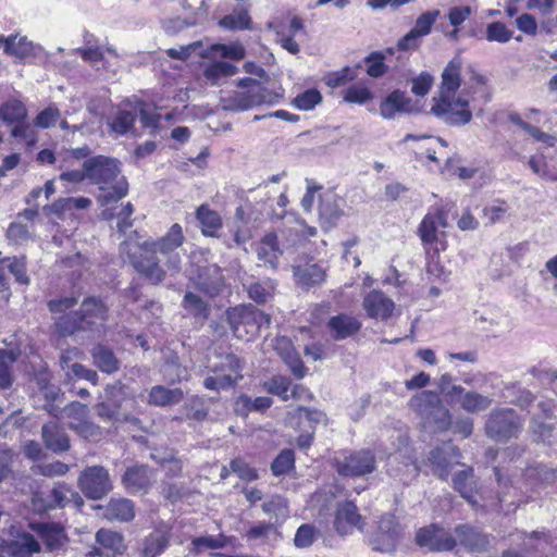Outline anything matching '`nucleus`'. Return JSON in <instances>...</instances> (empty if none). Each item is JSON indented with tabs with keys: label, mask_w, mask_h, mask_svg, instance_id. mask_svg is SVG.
I'll return each instance as SVG.
<instances>
[{
	"label": "nucleus",
	"mask_w": 557,
	"mask_h": 557,
	"mask_svg": "<svg viewBox=\"0 0 557 557\" xmlns=\"http://www.w3.org/2000/svg\"><path fill=\"white\" fill-rule=\"evenodd\" d=\"M409 406L425 424L436 431H444L450 425L449 410L443 406L440 396L433 391H423L413 395Z\"/></svg>",
	"instance_id": "obj_6"
},
{
	"label": "nucleus",
	"mask_w": 557,
	"mask_h": 557,
	"mask_svg": "<svg viewBox=\"0 0 557 557\" xmlns=\"http://www.w3.org/2000/svg\"><path fill=\"white\" fill-rule=\"evenodd\" d=\"M416 540L419 546L433 552L451 550L456 545V540L451 534L434 525L420 529Z\"/></svg>",
	"instance_id": "obj_18"
},
{
	"label": "nucleus",
	"mask_w": 557,
	"mask_h": 557,
	"mask_svg": "<svg viewBox=\"0 0 557 557\" xmlns=\"http://www.w3.org/2000/svg\"><path fill=\"white\" fill-rule=\"evenodd\" d=\"M385 54L381 52H372L366 59L367 73L371 77H381L385 74L387 66L384 62Z\"/></svg>",
	"instance_id": "obj_62"
},
{
	"label": "nucleus",
	"mask_w": 557,
	"mask_h": 557,
	"mask_svg": "<svg viewBox=\"0 0 557 557\" xmlns=\"http://www.w3.org/2000/svg\"><path fill=\"white\" fill-rule=\"evenodd\" d=\"M419 139H429L430 145L425 148L426 158L433 162L437 161L436 154L445 156L442 150L447 148V141L441 137H426V136H416V135H407L405 137V141L408 140H419Z\"/></svg>",
	"instance_id": "obj_57"
},
{
	"label": "nucleus",
	"mask_w": 557,
	"mask_h": 557,
	"mask_svg": "<svg viewBox=\"0 0 557 557\" xmlns=\"http://www.w3.org/2000/svg\"><path fill=\"white\" fill-rule=\"evenodd\" d=\"M466 94H468L467 87L456 95L434 97L430 112L447 125L468 124L472 119V112L469 109V100L465 97Z\"/></svg>",
	"instance_id": "obj_5"
},
{
	"label": "nucleus",
	"mask_w": 557,
	"mask_h": 557,
	"mask_svg": "<svg viewBox=\"0 0 557 557\" xmlns=\"http://www.w3.org/2000/svg\"><path fill=\"white\" fill-rule=\"evenodd\" d=\"M238 86L246 90L235 91L223 98V108L232 111H245L260 104H273L278 95L263 87L252 78H243Z\"/></svg>",
	"instance_id": "obj_4"
},
{
	"label": "nucleus",
	"mask_w": 557,
	"mask_h": 557,
	"mask_svg": "<svg viewBox=\"0 0 557 557\" xmlns=\"http://www.w3.org/2000/svg\"><path fill=\"white\" fill-rule=\"evenodd\" d=\"M210 367L215 375L205 379L203 385L208 389L231 388L243 377V361L234 354L218 355Z\"/></svg>",
	"instance_id": "obj_7"
},
{
	"label": "nucleus",
	"mask_w": 557,
	"mask_h": 557,
	"mask_svg": "<svg viewBox=\"0 0 557 557\" xmlns=\"http://www.w3.org/2000/svg\"><path fill=\"white\" fill-rule=\"evenodd\" d=\"M26 116V109L20 101H9L0 107V120L8 123H17Z\"/></svg>",
	"instance_id": "obj_56"
},
{
	"label": "nucleus",
	"mask_w": 557,
	"mask_h": 557,
	"mask_svg": "<svg viewBox=\"0 0 557 557\" xmlns=\"http://www.w3.org/2000/svg\"><path fill=\"white\" fill-rule=\"evenodd\" d=\"M94 364L102 372L111 374L120 369V360L116 358L112 349L98 344L91 350Z\"/></svg>",
	"instance_id": "obj_32"
},
{
	"label": "nucleus",
	"mask_w": 557,
	"mask_h": 557,
	"mask_svg": "<svg viewBox=\"0 0 557 557\" xmlns=\"http://www.w3.org/2000/svg\"><path fill=\"white\" fill-rule=\"evenodd\" d=\"M524 421L511 408L494 409L485 423L486 435L496 442H508L518 436Z\"/></svg>",
	"instance_id": "obj_8"
},
{
	"label": "nucleus",
	"mask_w": 557,
	"mask_h": 557,
	"mask_svg": "<svg viewBox=\"0 0 557 557\" xmlns=\"http://www.w3.org/2000/svg\"><path fill=\"white\" fill-rule=\"evenodd\" d=\"M32 528L42 542L45 553L58 556L66 550L69 539L62 525L58 523H37L32 524Z\"/></svg>",
	"instance_id": "obj_14"
},
{
	"label": "nucleus",
	"mask_w": 557,
	"mask_h": 557,
	"mask_svg": "<svg viewBox=\"0 0 557 557\" xmlns=\"http://www.w3.org/2000/svg\"><path fill=\"white\" fill-rule=\"evenodd\" d=\"M78 487L90 499L102 498L112 490L108 470L101 466L87 467L78 476Z\"/></svg>",
	"instance_id": "obj_9"
},
{
	"label": "nucleus",
	"mask_w": 557,
	"mask_h": 557,
	"mask_svg": "<svg viewBox=\"0 0 557 557\" xmlns=\"http://www.w3.org/2000/svg\"><path fill=\"white\" fill-rule=\"evenodd\" d=\"M262 510L264 513L272 516L278 520H285L289 512H288V505L284 497L278 495H273L269 497L263 504H262Z\"/></svg>",
	"instance_id": "obj_51"
},
{
	"label": "nucleus",
	"mask_w": 557,
	"mask_h": 557,
	"mask_svg": "<svg viewBox=\"0 0 557 557\" xmlns=\"http://www.w3.org/2000/svg\"><path fill=\"white\" fill-rule=\"evenodd\" d=\"M195 287L210 298L221 294L225 281L222 270L216 264L199 267L197 274L191 276Z\"/></svg>",
	"instance_id": "obj_13"
},
{
	"label": "nucleus",
	"mask_w": 557,
	"mask_h": 557,
	"mask_svg": "<svg viewBox=\"0 0 557 557\" xmlns=\"http://www.w3.org/2000/svg\"><path fill=\"white\" fill-rule=\"evenodd\" d=\"M251 18L248 10L242 5H237L233 9L232 13L223 16L219 21V26L227 30H242L249 29Z\"/></svg>",
	"instance_id": "obj_35"
},
{
	"label": "nucleus",
	"mask_w": 557,
	"mask_h": 557,
	"mask_svg": "<svg viewBox=\"0 0 557 557\" xmlns=\"http://www.w3.org/2000/svg\"><path fill=\"white\" fill-rule=\"evenodd\" d=\"M87 180L99 188L97 200L101 207L116 202L127 195L128 183L121 174L115 159L96 156L84 161Z\"/></svg>",
	"instance_id": "obj_2"
},
{
	"label": "nucleus",
	"mask_w": 557,
	"mask_h": 557,
	"mask_svg": "<svg viewBox=\"0 0 557 557\" xmlns=\"http://www.w3.org/2000/svg\"><path fill=\"white\" fill-rule=\"evenodd\" d=\"M528 165L532 170V172L540 177L547 181H556L557 176L553 175L548 171L546 159L543 154H534L531 156L528 160Z\"/></svg>",
	"instance_id": "obj_64"
},
{
	"label": "nucleus",
	"mask_w": 557,
	"mask_h": 557,
	"mask_svg": "<svg viewBox=\"0 0 557 557\" xmlns=\"http://www.w3.org/2000/svg\"><path fill=\"white\" fill-rule=\"evenodd\" d=\"M529 430L535 442H543L548 445L557 444V424L544 423L534 416L531 419Z\"/></svg>",
	"instance_id": "obj_36"
},
{
	"label": "nucleus",
	"mask_w": 557,
	"mask_h": 557,
	"mask_svg": "<svg viewBox=\"0 0 557 557\" xmlns=\"http://www.w3.org/2000/svg\"><path fill=\"white\" fill-rule=\"evenodd\" d=\"M334 528L341 535L350 534L355 529L362 531L363 521L354 503L345 502L338 505L335 512Z\"/></svg>",
	"instance_id": "obj_20"
},
{
	"label": "nucleus",
	"mask_w": 557,
	"mask_h": 557,
	"mask_svg": "<svg viewBox=\"0 0 557 557\" xmlns=\"http://www.w3.org/2000/svg\"><path fill=\"white\" fill-rule=\"evenodd\" d=\"M461 545L472 553H482L487 550L490 540L486 534L469 525H458L455 530Z\"/></svg>",
	"instance_id": "obj_25"
},
{
	"label": "nucleus",
	"mask_w": 557,
	"mask_h": 557,
	"mask_svg": "<svg viewBox=\"0 0 557 557\" xmlns=\"http://www.w3.org/2000/svg\"><path fill=\"white\" fill-rule=\"evenodd\" d=\"M394 308V301L380 290H372L363 298V309L374 319H388Z\"/></svg>",
	"instance_id": "obj_23"
},
{
	"label": "nucleus",
	"mask_w": 557,
	"mask_h": 557,
	"mask_svg": "<svg viewBox=\"0 0 557 557\" xmlns=\"http://www.w3.org/2000/svg\"><path fill=\"white\" fill-rule=\"evenodd\" d=\"M136 120V113L127 110H120L116 112L112 121L109 123L111 131L125 135L132 131L133 124Z\"/></svg>",
	"instance_id": "obj_55"
},
{
	"label": "nucleus",
	"mask_w": 557,
	"mask_h": 557,
	"mask_svg": "<svg viewBox=\"0 0 557 557\" xmlns=\"http://www.w3.org/2000/svg\"><path fill=\"white\" fill-rule=\"evenodd\" d=\"M461 60L454 58L442 73V83L438 96L456 95L461 86Z\"/></svg>",
	"instance_id": "obj_28"
},
{
	"label": "nucleus",
	"mask_w": 557,
	"mask_h": 557,
	"mask_svg": "<svg viewBox=\"0 0 557 557\" xmlns=\"http://www.w3.org/2000/svg\"><path fill=\"white\" fill-rule=\"evenodd\" d=\"M262 386L268 393L278 396L284 401L289 399L290 380L286 376L275 375L264 381Z\"/></svg>",
	"instance_id": "obj_54"
},
{
	"label": "nucleus",
	"mask_w": 557,
	"mask_h": 557,
	"mask_svg": "<svg viewBox=\"0 0 557 557\" xmlns=\"http://www.w3.org/2000/svg\"><path fill=\"white\" fill-rule=\"evenodd\" d=\"M185 242L183 228L174 223L161 237L149 238L143 243L124 240L120 244V252L126 256L133 268L148 280L158 285L165 280L166 272L160 264L175 273L181 271L182 256L180 249Z\"/></svg>",
	"instance_id": "obj_1"
},
{
	"label": "nucleus",
	"mask_w": 557,
	"mask_h": 557,
	"mask_svg": "<svg viewBox=\"0 0 557 557\" xmlns=\"http://www.w3.org/2000/svg\"><path fill=\"white\" fill-rule=\"evenodd\" d=\"M331 334L334 339L342 341L356 334L360 327V322L350 315L338 314L332 317L327 323Z\"/></svg>",
	"instance_id": "obj_30"
},
{
	"label": "nucleus",
	"mask_w": 557,
	"mask_h": 557,
	"mask_svg": "<svg viewBox=\"0 0 557 557\" xmlns=\"http://www.w3.org/2000/svg\"><path fill=\"white\" fill-rule=\"evenodd\" d=\"M401 529L393 515L383 516L370 536V544L374 550L391 553L395 549Z\"/></svg>",
	"instance_id": "obj_10"
},
{
	"label": "nucleus",
	"mask_w": 557,
	"mask_h": 557,
	"mask_svg": "<svg viewBox=\"0 0 557 557\" xmlns=\"http://www.w3.org/2000/svg\"><path fill=\"white\" fill-rule=\"evenodd\" d=\"M243 286L247 292L248 297L258 304H265L269 301L275 289V283L270 278L246 282L243 283Z\"/></svg>",
	"instance_id": "obj_34"
},
{
	"label": "nucleus",
	"mask_w": 557,
	"mask_h": 557,
	"mask_svg": "<svg viewBox=\"0 0 557 557\" xmlns=\"http://www.w3.org/2000/svg\"><path fill=\"white\" fill-rule=\"evenodd\" d=\"M109 393L111 398L96 406L97 416L103 421L127 420L128 414L122 411V403L115 399L119 395H124L123 388L112 387Z\"/></svg>",
	"instance_id": "obj_26"
},
{
	"label": "nucleus",
	"mask_w": 557,
	"mask_h": 557,
	"mask_svg": "<svg viewBox=\"0 0 557 557\" xmlns=\"http://www.w3.org/2000/svg\"><path fill=\"white\" fill-rule=\"evenodd\" d=\"M252 313V305H239L225 311V320L235 337L239 339L247 337L248 339L257 335L256 318Z\"/></svg>",
	"instance_id": "obj_11"
},
{
	"label": "nucleus",
	"mask_w": 557,
	"mask_h": 557,
	"mask_svg": "<svg viewBox=\"0 0 557 557\" xmlns=\"http://www.w3.org/2000/svg\"><path fill=\"white\" fill-rule=\"evenodd\" d=\"M237 73V67L226 61H218L209 64L205 70V77L211 84L216 85L221 79L233 76Z\"/></svg>",
	"instance_id": "obj_46"
},
{
	"label": "nucleus",
	"mask_w": 557,
	"mask_h": 557,
	"mask_svg": "<svg viewBox=\"0 0 557 557\" xmlns=\"http://www.w3.org/2000/svg\"><path fill=\"white\" fill-rule=\"evenodd\" d=\"M41 436L46 447L54 453L70 449V440L66 432L54 421L44 424Z\"/></svg>",
	"instance_id": "obj_24"
},
{
	"label": "nucleus",
	"mask_w": 557,
	"mask_h": 557,
	"mask_svg": "<svg viewBox=\"0 0 557 557\" xmlns=\"http://www.w3.org/2000/svg\"><path fill=\"white\" fill-rule=\"evenodd\" d=\"M460 457L459 448L451 443H445L435 447L429 454L428 460L433 466V471L442 480H446L450 468L458 463Z\"/></svg>",
	"instance_id": "obj_17"
},
{
	"label": "nucleus",
	"mask_w": 557,
	"mask_h": 557,
	"mask_svg": "<svg viewBox=\"0 0 557 557\" xmlns=\"http://www.w3.org/2000/svg\"><path fill=\"white\" fill-rule=\"evenodd\" d=\"M182 307L198 319H207L210 313L209 305L200 296L191 292L185 294Z\"/></svg>",
	"instance_id": "obj_48"
},
{
	"label": "nucleus",
	"mask_w": 557,
	"mask_h": 557,
	"mask_svg": "<svg viewBox=\"0 0 557 557\" xmlns=\"http://www.w3.org/2000/svg\"><path fill=\"white\" fill-rule=\"evenodd\" d=\"M345 200L332 191H325L320 196L319 219L322 228H333L344 214Z\"/></svg>",
	"instance_id": "obj_16"
},
{
	"label": "nucleus",
	"mask_w": 557,
	"mask_h": 557,
	"mask_svg": "<svg viewBox=\"0 0 557 557\" xmlns=\"http://www.w3.org/2000/svg\"><path fill=\"white\" fill-rule=\"evenodd\" d=\"M103 516L110 521H132L135 518V505L128 498H111L104 508Z\"/></svg>",
	"instance_id": "obj_27"
},
{
	"label": "nucleus",
	"mask_w": 557,
	"mask_h": 557,
	"mask_svg": "<svg viewBox=\"0 0 557 557\" xmlns=\"http://www.w3.org/2000/svg\"><path fill=\"white\" fill-rule=\"evenodd\" d=\"M9 545V555L12 557H32L41 550L40 543L30 533L17 534Z\"/></svg>",
	"instance_id": "obj_29"
},
{
	"label": "nucleus",
	"mask_w": 557,
	"mask_h": 557,
	"mask_svg": "<svg viewBox=\"0 0 557 557\" xmlns=\"http://www.w3.org/2000/svg\"><path fill=\"white\" fill-rule=\"evenodd\" d=\"M85 62L96 65L104 60L103 49L98 45L94 37L86 38L85 46L75 50Z\"/></svg>",
	"instance_id": "obj_52"
},
{
	"label": "nucleus",
	"mask_w": 557,
	"mask_h": 557,
	"mask_svg": "<svg viewBox=\"0 0 557 557\" xmlns=\"http://www.w3.org/2000/svg\"><path fill=\"white\" fill-rule=\"evenodd\" d=\"M297 283L304 286L321 284L325 278V271L318 264L297 265L293 269Z\"/></svg>",
	"instance_id": "obj_38"
},
{
	"label": "nucleus",
	"mask_w": 557,
	"mask_h": 557,
	"mask_svg": "<svg viewBox=\"0 0 557 557\" xmlns=\"http://www.w3.org/2000/svg\"><path fill=\"white\" fill-rule=\"evenodd\" d=\"M337 472L345 476H363L375 470V457L369 449L350 453L337 460Z\"/></svg>",
	"instance_id": "obj_12"
},
{
	"label": "nucleus",
	"mask_w": 557,
	"mask_h": 557,
	"mask_svg": "<svg viewBox=\"0 0 557 557\" xmlns=\"http://www.w3.org/2000/svg\"><path fill=\"white\" fill-rule=\"evenodd\" d=\"M438 10L433 11H426L422 13L416 21L414 27L412 28L413 32L419 37H424L431 33L433 24L436 22V20L440 16Z\"/></svg>",
	"instance_id": "obj_61"
},
{
	"label": "nucleus",
	"mask_w": 557,
	"mask_h": 557,
	"mask_svg": "<svg viewBox=\"0 0 557 557\" xmlns=\"http://www.w3.org/2000/svg\"><path fill=\"white\" fill-rule=\"evenodd\" d=\"M153 481L152 470L145 465L127 468L122 478L124 487L131 494L146 493Z\"/></svg>",
	"instance_id": "obj_21"
},
{
	"label": "nucleus",
	"mask_w": 557,
	"mask_h": 557,
	"mask_svg": "<svg viewBox=\"0 0 557 557\" xmlns=\"http://www.w3.org/2000/svg\"><path fill=\"white\" fill-rule=\"evenodd\" d=\"M197 219L201 224L202 233L208 236H213L215 231L222 226V221L216 211L210 210L207 206L202 205L197 209Z\"/></svg>",
	"instance_id": "obj_47"
},
{
	"label": "nucleus",
	"mask_w": 557,
	"mask_h": 557,
	"mask_svg": "<svg viewBox=\"0 0 557 557\" xmlns=\"http://www.w3.org/2000/svg\"><path fill=\"white\" fill-rule=\"evenodd\" d=\"M438 226H447L446 216L442 211H437L435 213L430 212L422 219L418 227V235L425 251H429L430 249L438 251Z\"/></svg>",
	"instance_id": "obj_15"
},
{
	"label": "nucleus",
	"mask_w": 557,
	"mask_h": 557,
	"mask_svg": "<svg viewBox=\"0 0 557 557\" xmlns=\"http://www.w3.org/2000/svg\"><path fill=\"white\" fill-rule=\"evenodd\" d=\"M512 38V32L500 22L490 23L486 27V39L500 44L508 42Z\"/></svg>",
	"instance_id": "obj_63"
},
{
	"label": "nucleus",
	"mask_w": 557,
	"mask_h": 557,
	"mask_svg": "<svg viewBox=\"0 0 557 557\" xmlns=\"http://www.w3.org/2000/svg\"><path fill=\"white\" fill-rule=\"evenodd\" d=\"M278 253L275 235L264 236L260 245L257 247L258 260L262 261L263 264H269L272 269H276L277 267Z\"/></svg>",
	"instance_id": "obj_43"
},
{
	"label": "nucleus",
	"mask_w": 557,
	"mask_h": 557,
	"mask_svg": "<svg viewBox=\"0 0 557 557\" xmlns=\"http://www.w3.org/2000/svg\"><path fill=\"white\" fill-rule=\"evenodd\" d=\"M169 542L170 533L165 530L157 529L144 540L141 555L144 557H157L164 552Z\"/></svg>",
	"instance_id": "obj_33"
},
{
	"label": "nucleus",
	"mask_w": 557,
	"mask_h": 557,
	"mask_svg": "<svg viewBox=\"0 0 557 557\" xmlns=\"http://www.w3.org/2000/svg\"><path fill=\"white\" fill-rule=\"evenodd\" d=\"M322 101V96L317 89H308L299 94L294 100L293 104L302 111H309L313 109L318 103Z\"/></svg>",
	"instance_id": "obj_60"
},
{
	"label": "nucleus",
	"mask_w": 557,
	"mask_h": 557,
	"mask_svg": "<svg viewBox=\"0 0 557 557\" xmlns=\"http://www.w3.org/2000/svg\"><path fill=\"white\" fill-rule=\"evenodd\" d=\"M372 99V91L362 85H352L344 91V100L349 103L363 104Z\"/></svg>",
	"instance_id": "obj_58"
},
{
	"label": "nucleus",
	"mask_w": 557,
	"mask_h": 557,
	"mask_svg": "<svg viewBox=\"0 0 557 557\" xmlns=\"http://www.w3.org/2000/svg\"><path fill=\"white\" fill-rule=\"evenodd\" d=\"M453 487L460 496L466 499L472 507L478 505L475 495L479 492V481L474 475L473 469L467 467L456 471L451 479Z\"/></svg>",
	"instance_id": "obj_22"
},
{
	"label": "nucleus",
	"mask_w": 557,
	"mask_h": 557,
	"mask_svg": "<svg viewBox=\"0 0 557 557\" xmlns=\"http://www.w3.org/2000/svg\"><path fill=\"white\" fill-rule=\"evenodd\" d=\"M522 536L523 548L530 554H543L549 545L548 537L545 533L532 532L531 534L519 533Z\"/></svg>",
	"instance_id": "obj_50"
},
{
	"label": "nucleus",
	"mask_w": 557,
	"mask_h": 557,
	"mask_svg": "<svg viewBox=\"0 0 557 557\" xmlns=\"http://www.w3.org/2000/svg\"><path fill=\"white\" fill-rule=\"evenodd\" d=\"M273 404L270 397L261 396L252 399L248 395H240L235 403V411L246 416L249 411L264 412Z\"/></svg>",
	"instance_id": "obj_42"
},
{
	"label": "nucleus",
	"mask_w": 557,
	"mask_h": 557,
	"mask_svg": "<svg viewBox=\"0 0 557 557\" xmlns=\"http://www.w3.org/2000/svg\"><path fill=\"white\" fill-rule=\"evenodd\" d=\"M492 404L488 396L479 394L476 392H467L460 398V406L467 412H479L486 410Z\"/></svg>",
	"instance_id": "obj_49"
},
{
	"label": "nucleus",
	"mask_w": 557,
	"mask_h": 557,
	"mask_svg": "<svg viewBox=\"0 0 557 557\" xmlns=\"http://www.w3.org/2000/svg\"><path fill=\"white\" fill-rule=\"evenodd\" d=\"M183 399V392L180 388H166L162 385H156L149 393V404L164 407L178 404Z\"/></svg>",
	"instance_id": "obj_39"
},
{
	"label": "nucleus",
	"mask_w": 557,
	"mask_h": 557,
	"mask_svg": "<svg viewBox=\"0 0 557 557\" xmlns=\"http://www.w3.org/2000/svg\"><path fill=\"white\" fill-rule=\"evenodd\" d=\"M99 545L88 553V556L117 557L124 554L126 546L122 534L112 530L100 529L96 533Z\"/></svg>",
	"instance_id": "obj_19"
},
{
	"label": "nucleus",
	"mask_w": 557,
	"mask_h": 557,
	"mask_svg": "<svg viewBox=\"0 0 557 557\" xmlns=\"http://www.w3.org/2000/svg\"><path fill=\"white\" fill-rule=\"evenodd\" d=\"M235 541L232 536H226L222 533L218 535H203L193 539L191 550L196 554L201 553L203 549H222L232 545Z\"/></svg>",
	"instance_id": "obj_40"
},
{
	"label": "nucleus",
	"mask_w": 557,
	"mask_h": 557,
	"mask_svg": "<svg viewBox=\"0 0 557 557\" xmlns=\"http://www.w3.org/2000/svg\"><path fill=\"white\" fill-rule=\"evenodd\" d=\"M107 319V307L96 297L84 299L79 309L70 315L62 317L58 325L65 334L76 331H99Z\"/></svg>",
	"instance_id": "obj_3"
},
{
	"label": "nucleus",
	"mask_w": 557,
	"mask_h": 557,
	"mask_svg": "<svg viewBox=\"0 0 557 557\" xmlns=\"http://www.w3.org/2000/svg\"><path fill=\"white\" fill-rule=\"evenodd\" d=\"M295 462L294 451L290 449L282 450L271 465V470L274 475L278 476L287 473Z\"/></svg>",
	"instance_id": "obj_59"
},
{
	"label": "nucleus",
	"mask_w": 557,
	"mask_h": 557,
	"mask_svg": "<svg viewBox=\"0 0 557 557\" xmlns=\"http://www.w3.org/2000/svg\"><path fill=\"white\" fill-rule=\"evenodd\" d=\"M321 531L312 523H302L295 533L294 545L299 549L310 548L320 537Z\"/></svg>",
	"instance_id": "obj_45"
},
{
	"label": "nucleus",
	"mask_w": 557,
	"mask_h": 557,
	"mask_svg": "<svg viewBox=\"0 0 557 557\" xmlns=\"http://www.w3.org/2000/svg\"><path fill=\"white\" fill-rule=\"evenodd\" d=\"M3 264L5 265L7 271L14 276L18 284H29V277L26 273V263L24 257H5L3 258Z\"/></svg>",
	"instance_id": "obj_53"
},
{
	"label": "nucleus",
	"mask_w": 557,
	"mask_h": 557,
	"mask_svg": "<svg viewBox=\"0 0 557 557\" xmlns=\"http://www.w3.org/2000/svg\"><path fill=\"white\" fill-rule=\"evenodd\" d=\"M0 46L3 48L5 53L15 55L20 59L29 55L33 50V45L26 39V37L0 36Z\"/></svg>",
	"instance_id": "obj_41"
},
{
	"label": "nucleus",
	"mask_w": 557,
	"mask_h": 557,
	"mask_svg": "<svg viewBox=\"0 0 557 557\" xmlns=\"http://www.w3.org/2000/svg\"><path fill=\"white\" fill-rule=\"evenodd\" d=\"M21 355L18 347L0 350V388H7L12 384L10 367Z\"/></svg>",
	"instance_id": "obj_44"
},
{
	"label": "nucleus",
	"mask_w": 557,
	"mask_h": 557,
	"mask_svg": "<svg viewBox=\"0 0 557 557\" xmlns=\"http://www.w3.org/2000/svg\"><path fill=\"white\" fill-rule=\"evenodd\" d=\"M410 99L405 92L394 90L381 103L380 113L384 119L395 117L397 112H407L409 110Z\"/></svg>",
	"instance_id": "obj_31"
},
{
	"label": "nucleus",
	"mask_w": 557,
	"mask_h": 557,
	"mask_svg": "<svg viewBox=\"0 0 557 557\" xmlns=\"http://www.w3.org/2000/svg\"><path fill=\"white\" fill-rule=\"evenodd\" d=\"M115 210L116 208H109L106 206V208L101 211V218L107 221L116 218L119 220L116 225L117 232L125 234L126 231L133 226L131 216L134 212V207L131 202H127L126 205L122 206L117 212Z\"/></svg>",
	"instance_id": "obj_37"
}]
</instances>
